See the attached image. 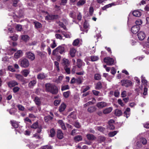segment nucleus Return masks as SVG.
Returning a JSON list of instances; mask_svg holds the SVG:
<instances>
[{"label":"nucleus","instance_id":"nucleus-3","mask_svg":"<svg viewBox=\"0 0 149 149\" xmlns=\"http://www.w3.org/2000/svg\"><path fill=\"white\" fill-rule=\"evenodd\" d=\"M121 83L122 86H125L126 87L131 86L132 83L131 81L127 79L121 80Z\"/></svg>","mask_w":149,"mask_h":149},{"label":"nucleus","instance_id":"nucleus-13","mask_svg":"<svg viewBox=\"0 0 149 149\" xmlns=\"http://www.w3.org/2000/svg\"><path fill=\"white\" fill-rule=\"evenodd\" d=\"M57 136L60 139H61L63 138V134L61 130H58Z\"/></svg>","mask_w":149,"mask_h":149},{"label":"nucleus","instance_id":"nucleus-39","mask_svg":"<svg viewBox=\"0 0 149 149\" xmlns=\"http://www.w3.org/2000/svg\"><path fill=\"white\" fill-rule=\"evenodd\" d=\"M50 137H54L55 134V130L54 129H52L50 131Z\"/></svg>","mask_w":149,"mask_h":149},{"label":"nucleus","instance_id":"nucleus-34","mask_svg":"<svg viewBox=\"0 0 149 149\" xmlns=\"http://www.w3.org/2000/svg\"><path fill=\"white\" fill-rule=\"evenodd\" d=\"M22 73L25 77H26L29 74V71L28 70H24L23 71Z\"/></svg>","mask_w":149,"mask_h":149},{"label":"nucleus","instance_id":"nucleus-7","mask_svg":"<svg viewBox=\"0 0 149 149\" xmlns=\"http://www.w3.org/2000/svg\"><path fill=\"white\" fill-rule=\"evenodd\" d=\"M58 18V15H49L46 17V19L47 20H53L56 19Z\"/></svg>","mask_w":149,"mask_h":149},{"label":"nucleus","instance_id":"nucleus-4","mask_svg":"<svg viewBox=\"0 0 149 149\" xmlns=\"http://www.w3.org/2000/svg\"><path fill=\"white\" fill-rule=\"evenodd\" d=\"M104 61L109 65H111L114 63V59L109 57L105 58L104 59Z\"/></svg>","mask_w":149,"mask_h":149},{"label":"nucleus","instance_id":"nucleus-61","mask_svg":"<svg viewBox=\"0 0 149 149\" xmlns=\"http://www.w3.org/2000/svg\"><path fill=\"white\" fill-rule=\"evenodd\" d=\"M56 46V44L55 40H53V43L52 44H51V47L53 49Z\"/></svg>","mask_w":149,"mask_h":149},{"label":"nucleus","instance_id":"nucleus-38","mask_svg":"<svg viewBox=\"0 0 149 149\" xmlns=\"http://www.w3.org/2000/svg\"><path fill=\"white\" fill-rule=\"evenodd\" d=\"M101 75L99 74H95L94 79L95 80H99L101 79Z\"/></svg>","mask_w":149,"mask_h":149},{"label":"nucleus","instance_id":"nucleus-54","mask_svg":"<svg viewBox=\"0 0 149 149\" xmlns=\"http://www.w3.org/2000/svg\"><path fill=\"white\" fill-rule=\"evenodd\" d=\"M94 103H95V102H93L90 101L85 104L84 105V107H86L89 106L90 105L93 104Z\"/></svg>","mask_w":149,"mask_h":149},{"label":"nucleus","instance_id":"nucleus-45","mask_svg":"<svg viewBox=\"0 0 149 149\" xmlns=\"http://www.w3.org/2000/svg\"><path fill=\"white\" fill-rule=\"evenodd\" d=\"M113 4V3H111L105 5L102 8V9L103 10H105L107 8H109V7H111Z\"/></svg>","mask_w":149,"mask_h":149},{"label":"nucleus","instance_id":"nucleus-17","mask_svg":"<svg viewBox=\"0 0 149 149\" xmlns=\"http://www.w3.org/2000/svg\"><path fill=\"white\" fill-rule=\"evenodd\" d=\"M56 48L57 52H59L60 54H62L64 51L65 49L64 47L61 46H58Z\"/></svg>","mask_w":149,"mask_h":149},{"label":"nucleus","instance_id":"nucleus-27","mask_svg":"<svg viewBox=\"0 0 149 149\" xmlns=\"http://www.w3.org/2000/svg\"><path fill=\"white\" fill-rule=\"evenodd\" d=\"M102 86L101 83V82L99 81L97 83L95 88L97 90H100L102 88Z\"/></svg>","mask_w":149,"mask_h":149},{"label":"nucleus","instance_id":"nucleus-36","mask_svg":"<svg viewBox=\"0 0 149 149\" xmlns=\"http://www.w3.org/2000/svg\"><path fill=\"white\" fill-rule=\"evenodd\" d=\"M79 42V39L75 40L73 42L72 45L74 46H77Z\"/></svg>","mask_w":149,"mask_h":149},{"label":"nucleus","instance_id":"nucleus-14","mask_svg":"<svg viewBox=\"0 0 149 149\" xmlns=\"http://www.w3.org/2000/svg\"><path fill=\"white\" fill-rule=\"evenodd\" d=\"M107 104L104 102H102L98 103L97 104V106L99 108H102L106 106Z\"/></svg>","mask_w":149,"mask_h":149},{"label":"nucleus","instance_id":"nucleus-8","mask_svg":"<svg viewBox=\"0 0 149 149\" xmlns=\"http://www.w3.org/2000/svg\"><path fill=\"white\" fill-rule=\"evenodd\" d=\"M137 36L139 39L141 40H142L145 38L146 37V35L143 32L140 31L139 32Z\"/></svg>","mask_w":149,"mask_h":149},{"label":"nucleus","instance_id":"nucleus-11","mask_svg":"<svg viewBox=\"0 0 149 149\" xmlns=\"http://www.w3.org/2000/svg\"><path fill=\"white\" fill-rule=\"evenodd\" d=\"M34 101L36 104L37 106L38 107L40 106L41 104V101L40 98L38 96L35 97Z\"/></svg>","mask_w":149,"mask_h":149},{"label":"nucleus","instance_id":"nucleus-6","mask_svg":"<svg viewBox=\"0 0 149 149\" xmlns=\"http://www.w3.org/2000/svg\"><path fill=\"white\" fill-rule=\"evenodd\" d=\"M140 29V27L138 25L133 26L131 29V31L134 34H136Z\"/></svg>","mask_w":149,"mask_h":149},{"label":"nucleus","instance_id":"nucleus-12","mask_svg":"<svg viewBox=\"0 0 149 149\" xmlns=\"http://www.w3.org/2000/svg\"><path fill=\"white\" fill-rule=\"evenodd\" d=\"M86 136L87 139L89 140L93 141L96 139V137L93 135L90 134H86Z\"/></svg>","mask_w":149,"mask_h":149},{"label":"nucleus","instance_id":"nucleus-24","mask_svg":"<svg viewBox=\"0 0 149 149\" xmlns=\"http://www.w3.org/2000/svg\"><path fill=\"white\" fill-rule=\"evenodd\" d=\"M83 62L80 59H78L77 62V67L80 68L82 65Z\"/></svg>","mask_w":149,"mask_h":149},{"label":"nucleus","instance_id":"nucleus-2","mask_svg":"<svg viewBox=\"0 0 149 149\" xmlns=\"http://www.w3.org/2000/svg\"><path fill=\"white\" fill-rule=\"evenodd\" d=\"M19 63L21 67L24 68H26L29 65V61L26 58L20 59L19 61Z\"/></svg>","mask_w":149,"mask_h":149},{"label":"nucleus","instance_id":"nucleus-42","mask_svg":"<svg viewBox=\"0 0 149 149\" xmlns=\"http://www.w3.org/2000/svg\"><path fill=\"white\" fill-rule=\"evenodd\" d=\"M53 118V117L51 116L50 115H48L45 117V120L46 122H48L49 120H52Z\"/></svg>","mask_w":149,"mask_h":149},{"label":"nucleus","instance_id":"nucleus-20","mask_svg":"<svg viewBox=\"0 0 149 149\" xmlns=\"http://www.w3.org/2000/svg\"><path fill=\"white\" fill-rule=\"evenodd\" d=\"M76 52V50L74 48L70 49V54L72 57H73L75 56Z\"/></svg>","mask_w":149,"mask_h":149},{"label":"nucleus","instance_id":"nucleus-1","mask_svg":"<svg viewBox=\"0 0 149 149\" xmlns=\"http://www.w3.org/2000/svg\"><path fill=\"white\" fill-rule=\"evenodd\" d=\"M45 86L47 91L53 94H56L58 92V89L55 85L50 84H45Z\"/></svg>","mask_w":149,"mask_h":149},{"label":"nucleus","instance_id":"nucleus-33","mask_svg":"<svg viewBox=\"0 0 149 149\" xmlns=\"http://www.w3.org/2000/svg\"><path fill=\"white\" fill-rule=\"evenodd\" d=\"M40 125H38V122H36L33 123L32 125L31 126V128L33 129L37 128Z\"/></svg>","mask_w":149,"mask_h":149},{"label":"nucleus","instance_id":"nucleus-48","mask_svg":"<svg viewBox=\"0 0 149 149\" xmlns=\"http://www.w3.org/2000/svg\"><path fill=\"white\" fill-rule=\"evenodd\" d=\"M99 139L100 143L104 142L106 139L105 137L102 136H99Z\"/></svg>","mask_w":149,"mask_h":149},{"label":"nucleus","instance_id":"nucleus-59","mask_svg":"<svg viewBox=\"0 0 149 149\" xmlns=\"http://www.w3.org/2000/svg\"><path fill=\"white\" fill-rule=\"evenodd\" d=\"M141 82L142 83L145 84H146L147 83V81L146 79H145L143 77L141 76Z\"/></svg>","mask_w":149,"mask_h":149},{"label":"nucleus","instance_id":"nucleus-35","mask_svg":"<svg viewBox=\"0 0 149 149\" xmlns=\"http://www.w3.org/2000/svg\"><path fill=\"white\" fill-rule=\"evenodd\" d=\"M22 39L25 41H27L29 40V37L27 35H24L22 36Z\"/></svg>","mask_w":149,"mask_h":149},{"label":"nucleus","instance_id":"nucleus-15","mask_svg":"<svg viewBox=\"0 0 149 149\" xmlns=\"http://www.w3.org/2000/svg\"><path fill=\"white\" fill-rule=\"evenodd\" d=\"M47 77L46 75L44 73H40L38 74L37 75V78L38 79L42 80Z\"/></svg>","mask_w":149,"mask_h":149},{"label":"nucleus","instance_id":"nucleus-25","mask_svg":"<svg viewBox=\"0 0 149 149\" xmlns=\"http://www.w3.org/2000/svg\"><path fill=\"white\" fill-rule=\"evenodd\" d=\"M112 110V108L111 107H109L104 110L103 112L104 114H107L111 112Z\"/></svg>","mask_w":149,"mask_h":149},{"label":"nucleus","instance_id":"nucleus-52","mask_svg":"<svg viewBox=\"0 0 149 149\" xmlns=\"http://www.w3.org/2000/svg\"><path fill=\"white\" fill-rule=\"evenodd\" d=\"M58 23V25L60 26L62 28H63L64 29L66 30V27L63 22H61L60 21H59Z\"/></svg>","mask_w":149,"mask_h":149},{"label":"nucleus","instance_id":"nucleus-50","mask_svg":"<svg viewBox=\"0 0 149 149\" xmlns=\"http://www.w3.org/2000/svg\"><path fill=\"white\" fill-rule=\"evenodd\" d=\"M74 125L76 127L78 128H79L81 126L79 123L77 121H76L75 122Z\"/></svg>","mask_w":149,"mask_h":149},{"label":"nucleus","instance_id":"nucleus-55","mask_svg":"<svg viewBox=\"0 0 149 149\" xmlns=\"http://www.w3.org/2000/svg\"><path fill=\"white\" fill-rule=\"evenodd\" d=\"M20 89V88L16 86L13 88V91L14 93H16Z\"/></svg>","mask_w":149,"mask_h":149},{"label":"nucleus","instance_id":"nucleus-58","mask_svg":"<svg viewBox=\"0 0 149 149\" xmlns=\"http://www.w3.org/2000/svg\"><path fill=\"white\" fill-rule=\"evenodd\" d=\"M61 33L66 38H70V36L69 34H66L64 31H61Z\"/></svg>","mask_w":149,"mask_h":149},{"label":"nucleus","instance_id":"nucleus-41","mask_svg":"<svg viewBox=\"0 0 149 149\" xmlns=\"http://www.w3.org/2000/svg\"><path fill=\"white\" fill-rule=\"evenodd\" d=\"M69 15L70 17L74 19H75L76 18V15L75 12L73 11H71L69 13Z\"/></svg>","mask_w":149,"mask_h":149},{"label":"nucleus","instance_id":"nucleus-40","mask_svg":"<svg viewBox=\"0 0 149 149\" xmlns=\"http://www.w3.org/2000/svg\"><path fill=\"white\" fill-rule=\"evenodd\" d=\"M85 1L84 0H81L79 1L77 3V5L78 6L82 5L85 3Z\"/></svg>","mask_w":149,"mask_h":149},{"label":"nucleus","instance_id":"nucleus-53","mask_svg":"<svg viewBox=\"0 0 149 149\" xmlns=\"http://www.w3.org/2000/svg\"><path fill=\"white\" fill-rule=\"evenodd\" d=\"M70 93V91H69L64 92L63 93V96L65 98H67L69 97Z\"/></svg>","mask_w":149,"mask_h":149},{"label":"nucleus","instance_id":"nucleus-19","mask_svg":"<svg viewBox=\"0 0 149 149\" xmlns=\"http://www.w3.org/2000/svg\"><path fill=\"white\" fill-rule=\"evenodd\" d=\"M132 14L135 17H139L141 16V13L139 11L135 10L133 12Z\"/></svg>","mask_w":149,"mask_h":149},{"label":"nucleus","instance_id":"nucleus-51","mask_svg":"<svg viewBox=\"0 0 149 149\" xmlns=\"http://www.w3.org/2000/svg\"><path fill=\"white\" fill-rule=\"evenodd\" d=\"M91 60L92 61H95L97 60L98 58L97 56H93L91 57Z\"/></svg>","mask_w":149,"mask_h":149},{"label":"nucleus","instance_id":"nucleus-62","mask_svg":"<svg viewBox=\"0 0 149 149\" xmlns=\"http://www.w3.org/2000/svg\"><path fill=\"white\" fill-rule=\"evenodd\" d=\"M88 27V24L87 22L85 20L84 24V27L85 29H87Z\"/></svg>","mask_w":149,"mask_h":149},{"label":"nucleus","instance_id":"nucleus-30","mask_svg":"<svg viewBox=\"0 0 149 149\" xmlns=\"http://www.w3.org/2000/svg\"><path fill=\"white\" fill-rule=\"evenodd\" d=\"M74 112H72L70 115L68 116V117H70L72 118L73 119H75L76 118V116Z\"/></svg>","mask_w":149,"mask_h":149},{"label":"nucleus","instance_id":"nucleus-49","mask_svg":"<svg viewBox=\"0 0 149 149\" xmlns=\"http://www.w3.org/2000/svg\"><path fill=\"white\" fill-rule=\"evenodd\" d=\"M69 87L68 85L62 86L61 88V90L63 91L65 90L69 89Z\"/></svg>","mask_w":149,"mask_h":149},{"label":"nucleus","instance_id":"nucleus-26","mask_svg":"<svg viewBox=\"0 0 149 149\" xmlns=\"http://www.w3.org/2000/svg\"><path fill=\"white\" fill-rule=\"evenodd\" d=\"M62 63L65 65L64 66H69L70 65V62L68 60L66 59H64L63 60Z\"/></svg>","mask_w":149,"mask_h":149},{"label":"nucleus","instance_id":"nucleus-47","mask_svg":"<svg viewBox=\"0 0 149 149\" xmlns=\"http://www.w3.org/2000/svg\"><path fill=\"white\" fill-rule=\"evenodd\" d=\"M75 81L76 83H77V84H80L82 82V79L81 77H79L76 79Z\"/></svg>","mask_w":149,"mask_h":149},{"label":"nucleus","instance_id":"nucleus-31","mask_svg":"<svg viewBox=\"0 0 149 149\" xmlns=\"http://www.w3.org/2000/svg\"><path fill=\"white\" fill-rule=\"evenodd\" d=\"M96 108L94 106L88 108V112L92 113L95 111Z\"/></svg>","mask_w":149,"mask_h":149},{"label":"nucleus","instance_id":"nucleus-46","mask_svg":"<svg viewBox=\"0 0 149 149\" xmlns=\"http://www.w3.org/2000/svg\"><path fill=\"white\" fill-rule=\"evenodd\" d=\"M15 28L16 29L19 31H21L22 29V27L21 25L17 24Z\"/></svg>","mask_w":149,"mask_h":149},{"label":"nucleus","instance_id":"nucleus-5","mask_svg":"<svg viewBox=\"0 0 149 149\" xmlns=\"http://www.w3.org/2000/svg\"><path fill=\"white\" fill-rule=\"evenodd\" d=\"M26 55L27 57L31 61L35 59V57L34 55L31 52H26Z\"/></svg>","mask_w":149,"mask_h":149},{"label":"nucleus","instance_id":"nucleus-64","mask_svg":"<svg viewBox=\"0 0 149 149\" xmlns=\"http://www.w3.org/2000/svg\"><path fill=\"white\" fill-rule=\"evenodd\" d=\"M60 102L61 100H55L54 102V104L55 106H57L60 104Z\"/></svg>","mask_w":149,"mask_h":149},{"label":"nucleus","instance_id":"nucleus-37","mask_svg":"<svg viewBox=\"0 0 149 149\" xmlns=\"http://www.w3.org/2000/svg\"><path fill=\"white\" fill-rule=\"evenodd\" d=\"M10 122L11 123L12 126L15 128H17L18 127V125L16 121H11Z\"/></svg>","mask_w":149,"mask_h":149},{"label":"nucleus","instance_id":"nucleus-32","mask_svg":"<svg viewBox=\"0 0 149 149\" xmlns=\"http://www.w3.org/2000/svg\"><path fill=\"white\" fill-rule=\"evenodd\" d=\"M9 37L13 41H16L17 40L18 36L16 34H14L13 36H10Z\"/></svg>","mask_w":149,"mask_h":149},{"label":"nucleus","instance_id":"nucleus-57","mask_svg":"<svg viewBox=\"0 0 149 149\" xmlns=\"http://www.w3.org/2000/svg\"><path fill=\"white\" fill-rule=\"evenodd\" d=\"M97 129L100 132H103L105 128L102 127L100 126L97 127Z\"/></svg>","mask_w":149,"mask_h":149},{"label":"nucleus","instance_id":"nucleus-21","mask_svg":"<svg viewBox=\"0 0 149 149\" xmlns=\"http://www.w3.org/2000/svg\"><path fill=\"white\" fill-rule=\"evenodd\" d=\"M34 24L35 25V27L36 28L38 29L42 27V24L40 22L36 21L33 22Z\"/></svg>","mask_w":149,"mask_h":149},{"label":"nucleus","instance_id":"nucleus-10","mask_svg":"<svg viewBox=\"0 0 149 149\" xmlns=\"http://www.w3.org/2000/svg\"><path fill=\"white\" fill-rule=\"evenodd\" d=\"M73 140L75 142L77 143L83 140V138L81 135H77L73 137Z\"/></svg>","mask_w":149,"mask_h":149},{"label":"nucleus","instance_id":"nucleus-16","mask_svg":"<svg viewBox=\"0 0 149 149\" xmlns=\"http://www.w3.org/2000/svg\"><path fill=\"white\" fill-rule=\"evenodd\" d=\"M22 52L21 50H18L15 54V57L16 58H18L22 56Z\"/></svg>","mask_w":149,"mask_h":149},{"label":"nucleus","instance_id":"nucleus-28","mask_svg":"<svg viewBox=\"0 0 149 149\" xmlns=\"http://www.w3.org/2000/svg\"><path fill=\"white\" fill-rule=\"evenodd\" d=\"M115 115L116 116H119L122 114L121 111L118 109H116L115 111Z\"/></svg>","mask_w":149,"mask_h":149},{"label":"nucleus","instance_id":"nucleus-44","mask_svg":"<svg viewBox=\"0 0 149 149\" xmlns=\"http://www.w3.org/2000/svg\"><path fill=\"white\" fill-rule=\"evenodd\" d=\"M117 131H115L112 132H110L109 134V137H113L117 133Z\"/></svg>","mask_w":149,"mask_h":149},{"label":"nucleus","instance_id":"nucleus-43","mask_svg":"<svg viewBox=\"0 0 149 149\" xmlns=\"http://www.w3.org/2000/svg\"><path fill=\"white\" fill-rule=\"evenodd\" d=\"M69 66H64V67L66 72L68 74L70 73V68Z\"/></svg>","mask_w":149,"mask_h":149},{"label":"nucleus","instance_id":"nucleus-29","mask_svg":"<svg viewBox=\"0 0 149 149\" xmlns=\"http://www.w3.org/2000/svg\"><path fill=\"white\" fill-rule=\"evenodd\" d=\"M15 77L17 79L21 81L23 80V78H24L20 74H16Z\"/></svg>","mask_w":149,"mask_h":149},{"label":"nucleus","instance_id":"nucleus-60","mask_svg":"<svg viewBox=\"0 0 149 149\" xmlns=\"http://www.w3.org/2000/svg\"><path fill=\"white\" fill-rule=\"evenodd\" d=\"M8 69L13 72H14L15 71V70L12 66H9L8 67Z\"/></svg>","mask_w":149,"mask_h":149},{"label":"nucleus","instance_id":"nucleus-18","mask_svg":"<svg viewBox=\"0 0 149 149\" xmlns=\"http://www.w3.org/2000/svg\"><path fill=\"white\" fill-rule=\"evenodd\" d=\"M66 107V105L64 103H62L59 107V111L60 112L63 111Z\"/></svg>","mask_w":149,"mask_h":149},{"label":"nucleus","instance_id":"nucleus-63","mask_svg":"<svg viewBox=\"0 0 149 149\" xmlns=\"http://www.w3.org/2000/svg\"><path fill=\"white\" fill-rule=\"evenodd\" d=\"M93 12V9L92 7H90L89 9V14L91 15H92Z\"/></svg>","mask_w":149,"mask_h":149},{"label":"nucleus","instance_id":"nucleus-56","mask_svg":"<svg viewBox=\"0 0 149 149\" xmlns=\"http://www.w3.org/2000/svg\"><path fill=\"white\" fill-rule=\"evenodd\" d=\"M107 128L110 130H113L115 128L113 124H108L107 126Z\"/></svg>","mask_w":149,"mask_h":149},{"label":"nucleus","instance_id":"nucleus-22","mask_svg":"<svg viewBox=\"0 0 149 149\" xmlns=\"http://www.w3.org/2000/svg\"><path fill=\"white\" fill-rule=\"evenodd\" d=\"M58 123L61 125L62 128L64 130H66V128L65 126V124L62 120H60L58 121Z\"/></svg>","mask_w":149,"mask_h":149},{"label":"nucleus","instance_id":"nucleus-9","mask_svg":"<svg viewBox=\"0 0 149 149\" xmlns=\"http://www.w3.org/2000/svg\"><path fill=\"white\" fill-rule=\"evenodd\" d=\"M8 84L9 87H12L18 85V84L15 80H14L11 81L9 82Z\"/></svg>","mask_w":149,"mask_h":149},{"label":"nucleus","instance_id":"nucleus-23","mask_svg":"<svg viewBox=\"0 0 149 149\" xmlns=\"http://www.w3.org/2000/svg\"><path fill=\"white\" fill-rule=\"evenodd\" d=\"M36 83V81L34 80H33L29 82L28 86L30 88H32L35 85Z\"/></svg>","mask_w":149,"mask_h":149}]
</instances>
